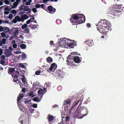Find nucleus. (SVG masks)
<instances>
[{"mask_svg":"<svg viewBox=\"0 0 124 124\" xmlns=\"http://www.w3.org/2000/svg\"><path fill=\"white\" fill-rule=\"evenodd\" d=\"M70 21L72 23L77 25L84 23L85 20V16L82 14L76 13L71 16Z\"/></svg>","mask_w":124,"mask_h":124,"instance_id":"nucleus-1","label":"nucleus"},{"mask_svg":"<svg viewBox=\"0 0 124 124\" xmlns=\"http://www.w3.org/2000/svg\"><path fill=\"white\" fill-rule=\"evenodd\" d=\"M87 108L84 107H78L74 113L75 117L79 119H81L86 116L88 114Z\"/></svg>","mask_w":124,"mask_h":124,"instance_id":"nucleus-2","label":"nucleus"},{"mask_svg":"<svg viewBox=\"0 0 124 124\" xmlns=\"http://www.w3.org/2000/svg\"><path fill=\"white\" fill-rule=\"evenodd\" d=\"M121 6L122 5L117 6L116 8L110 12V13L114 16H118L119 13L121 12L122 10Z\"/></svg>","mask_w":124,"mask_h":124,"instance_id":"nucleus-3","label":"nucleus"},{"mask_svg":"<svg viewBox=\"0 0 124 124\" xmlns=\"http://www.w3.org/2000/svg\"><path fill=\"white\" fill-rule=\"evenodd\" d=\"M98 26L99 27H101L106 28L107 27H110L111 26L110 23H109L106 20H101V21L99 22L98 25H96Z\"/></svg>","mask_w":124,"mask_h":124,"instance_id":"nucleus-4","label":"nucleus"},{"mask_svg":"<svg viewBox=\"0 0 124 124\" xmlns=\"http://www.w3.org/2000/svg\"><path fill=\"white\" fill-rule=\"evenodd\" d=\"M71 56L70 55H69L66 61V62H70V61L73 60L74 62H80L81 61L82 58L78 56H75L74 57L73 59L71 58Z\"/></svg>","mask_w":124,"mask_h":124,"instance_id":"nucleus-5","label":"nucleus"},{"mask_svg":"<svg viewBox=\"0 0 124 124\" xmlns=\"http://www.w3.org/2000/svg\"><path fill=\"white\" fill-rule=\"evenodd\" d=\"M18 29H20V28L13 27L12 29L10 30L9 32H12L13 36L14 37H16V36L18 34L19 31L20 30H18Z\"/></svg>","mask_w":124,"mask_h":124,"instance_id":"nucleus-6","label":"nucleus"},{"mask_svg":"<svg viewBox=\"0 0 124 124\" xmlns=\"http://www.w3.org/2000/svg\"><path fill=\"white\" fill-rule=\"evenodd\" d=\"M57 65L55 63H52L51 66L50 67L47 71L50 73L51 72L54 71L57 68Z\"/></svg>","mask_w":124,"mask_h":124,"instance_id":"nucleus-7","label":"nucleus"},{"mask_svg":"<svg viewBox=\"0 0 124 124\" xmlns=\"http://www.w3.org/2000/svg\"><path fill=\"white\" fill-rule=\"evenodd\" d=\"M47 12L51 14H54L56 11V9L52 5L49 6L47 7Z\"/></svg>","mask_w":124,"mask_h":124,"instance_id":"nucleus-8","label":"nucleus"},{"mask_svg":"<svg viewBox=\"0 0 124 124\" xmlns=\"http://www.w3.org/2000/svg\"><path fill=\"white\" fill-rule=\"evenodd\" d=\"M64 72L62 70H60L57 71V76L60 78H62L64 76Z\"/></svg>","mask_w":124,"mask_h":124,"instance_id":"nucleus-9","label":"nucleus"},{"mask_svg":"<svg viewBox=\"0 0 124 124\" xmlns=\"http://www.w3.org/2000/svg\"><path fill=\"white\" fill-rule=\"evenodd\" d=\"M66 45L70 47L72 46L74 44L73 42H72V40L69 39H67L66 38ZM73 42L74 41V40H73Z\"/></svg>","mask_w":124,"mask_h":124,"instance_id":"nucleus-10","label":"nucleus"},{"mask_svg":"<svg viewBox=\"0 0 124 124\" xmlns=\"http://www.w3.org/2000/svg\"><path fill=\"white\" fill-rule=\"evenodd\" d=\"M66 38H64L62 40H60L59 42V46L62 47L66 45Z\"/></svg>","mask_w":124,"mask_h":124,"instance_id":"nucleus-11","label":"nucleus"},{"mask_svg":"<svg viewBox=\"0 0 124 124\" xmlns=\"http://www.w3.org/2000/svg\"><path fill=\"white\" fill-rule=\"evenodd\" d=\"M97 28L98 30L100 33L104 34H106V29H104L103 27H101V28H99L98 26H97Z\"/></svg>","mask_w":124,"mask_h":124,"instance_id":"nucleus-12","label":"nucleus"},{"mask_svg":"<svg viewBox=\"0 0 124 124\" xmlns=\"http://www.w3.org/2000/svg\"><path fill=\"white\" fill-rule=\"evenodd\" d=\"M4 54L7 57H9L12 54V52L9 49H6L5 50Z\"/></svg>","mask_w":124,"mask_h":124,"instance_id":"nucleus-13","label":"nucleus"},{"mask_svg":"<svg viewBox=\"0 0 124 124\" xmlns=\"http://www.w3.org/2000/svg\"><path fill=\"white\" fill-rule=\"evenodd\" d=\"M11 76L13 78V81L14 82L16 83L18 81V76L16 74L13 75H12Z\"/></svg>","mask_w":124,"mask_h":124,"instance_id":"nucleus-14","label":"nucleus"},{"mask_svg":"<svg viewBox=\"0 0 124 124\" xmlns=\"http://www.w3.org/2000/svg\"><path fill=\"white\" fill-rule=\"evenodd\" d=\"M21 16L22 22H23L24 20H26L29 18V16L26 14H22Z\"/></svg>","mask_w":124,"mask_h":124,"instance_id":"nucleus-15","label":"nucleus"},{"mask_svg":"<svg viewBox=\"0 0 124 124\" xmlns=\"http://www.w3.org/2000/svg\"><path fill=\"white\" fill-rule=\"evenodd\" d=\"M65 102L64 105H67V107H69L70 106V103L71 102V100L70 99H68L64 101Z\"/></svg>","mask_w":124,"mask_h":124,"instance_id":"nucleus-16","label":"nucleus"},{"mask_svg":"<svg viewBox=\"0 0 124 124\" xmlns=\"http://www.w3.org/2000/svg\"><path fill=\"white\" fill-rule=\"evenodd\" d=\"M69 63H67V64L69 65V66H70L69 67L70 68H74L76 67L77 64L75 63H74V62H68Z\"/></svg>","mask_w":124,"mask_h":124,"instance_id":"nucleus-17","label":"nucleus"},{"mask_svg":"<svg viewBox=\"0 0 124 124\" xmlns=\"http://www.w3.org/2000/svg\"><path fill=\"white\" fill-rule=\"evenodd\" d=\"M82 100H81L79 99L78 101H76L74 102V106L77 105L79 103V105H80L82 103Z\"/></svg>","mask_w":124,"mask_h":124,"instance_id":"nucleus-18","label":"nucleus"},{"mask_svg":"<svg viewBox=\"0 0 124 124\" xmlns=\"http://www.w3.org/2000/svg\"><path fill=\"white\" fill-rule=\"evenodd\" d=\"M85 42L86 43L87 45L90 46H92L93 44V41L91 40L86 41Z\"/></svg>","mask_w":124,"mask_h":124,"instance_id":"nucleus-19","label":"nucleus"},{"mask_svg":"<svg viewBox=\"0 0 124 124\" xmlns=\"http://www.w3.org/2000/svg\"><path fill=\"white\" fill-rule=\"evenodd\" d=\"M8 70L9 71L8 72V73L10 74H11V75H13L12 73L15 70V69L13 68H9Z\"/></svg>","mask_w":124,"mask_h":124,"instance_id":"nucleus-20","label":"nucleus"},{"mask_svg":"<svg viewBox=\"0 0 124 124\" xmlns=\"http://www.w3.org/2000/svg\"><path fill=\"white\" fill-rule=\"evenodd\" d=\"M10 30L8 28L6 27H3V31L6 33H7L8 31L9 32Z\"/></svg>","mask_w":124,"mask_h":124,"instance_id":"nucleus-21","label":"nucleus"},{"mask_svg":"<svg viewBox=\"0 0 124 124\" xmlns=\"http://www.w3.org/2000/svg\"><path fill=\"white\" fill-rule=\"evenodd\" d=\"M49 116L48 118V119L49 122H51V121L53 120L54 119V117L52 115H49Z\"/></svg>","mask_w":124,"mask_h":124,"instance_id":"nucleus-22","label":"nucleus"},{"mask_svg":"<svg viewBox=\"0 0 124 124\" xmlns=\"http://www.w3.org/2000/svg\"><path fill=\"white\" fill-rule=\"evenodd\" d=\"M33 100L35 101L39 102L40 101L39 98L38 97H34L33 99Z\"/></svg>","mask_w":124,"mask_h":124,"instance_id":"nucleus-23","label":"nucleus"},{"mask_svg":"<svg viewBox=\"0 0 124 124\" xmlns=\"http://www.w3.org/2000/svg\"><path fill=\"white\" fill-rule=\"evenodd\" d=\"M15 19H16L17 21L18 22L21 21L22 22V21L21 18V17H20L19 16H17L15 17Z\"/></svg>","mask_w":124,"mask_h":124,"instance_id":"nucleus-24","label":"nucleus"},{"mask_svg":"<svg viewBox=\"0 0 124 124\" xmlns=\"http://www.w3.org/2000/svg\"><path fill=\"white\" fill-rule=\"evenodd\" d=\"M37 24L35 25L34 24L32 25L31 24H30L29 25V26L33 29H35V28H37Z\"/></svg>","mask_w":124,"mask_h":124,"instance_id":"nucleus-25","label":"nucleus"},{"mask_svg":"<svg viewBox=\"0 0 124 124\" xmlns=\"http://www.w3.org/2000/svg\"><path fill=\"white\" fill-rule=\"evenodd\" d=\"M18 4L16 2H14L13 3V5H12V8H16V7L17 6Z\"/></svg>","mask_w":124,"mask_h":124,"instance_id":"nucleus-26","label":"nucleus"},{"mask_svg":"<svg viewBox=\"0 0 124 124\" xmlns=\"http://www.w3.org/2000/svg\"><path fill=\"white\" fill-rule=\"evenodd\" d=\"M47 62H52L53 59L50 57H48L46 59Z\"/></svg>","mask_w":124,"mask_h":124,"instance_id":"nucleus-27","label":"nucleus"},{"mask_svg":"<svg viewBox=\"0 0 124 124\" xmlns=\"http://www.w3.org/2000/svg\"><path fill=\"white\" fill-rule=\"evenodd\" d=\"M6 57L4 55H2L0 56V59L2 60L0 62H5L4 61Z\"/></svg>","mask_w":124,"mask_h":124,"instance_id":"nucleus-28","label":"nucleus"},{"mask_svg":"<svg viewBox=\"0 0 124 124\" xmlns=\"http://www.w3.org/2000/svg\"><path fill=\"white\" fill-rule=\"evenodd\" d=\"M20 47L23 49H25L26 48V46L25 44H23L20 45Z\"/></svg>","mask_w":124,"mask_h":124,"instance_id":"nucleus-29","label":"nucleus"},{"mask_svg":"<svg viewBox=\"0 0 124 124\" xmlns=\"http://www.w3.org/2000/svg\"><path fill=\"white\" fill-rule=\"evenodd\" d=\"M21 76L23 77L21 78L22 82L24 84H25L26 83V82L25 80L24 76L23 75H22Z\"/></svg>","mask_w":124,"mask_h":124,"instance_id":"nucleus-30","label":"nucleus"},{"mask_svg":"<svg viewBox=\"0 0 124 124\" xmlns=\"http://www.w3.org/2000/svg\"><path fill=\"white\" fill-rule=\"evenodd\" d=\"M43 91L42 89H39L38 91V93L39 94H42L43 93Z\"/></svg>","mask_w":124,"mask_h":124,"instance_id":"nucleus-31","label":"nucleus"},{"mask_svg":"<svg viewBox=\"0 0 124 124\" xmlns=\"http://www.w3.org/2000/svg\"><path fill=\"white\" fill-rule=\"evenodd\" d=\"M29 9V7L28 6H24V11H28Z\"/></svg>","mask_w":124,"mask_h":124,"instance_id":"nucleus-32","label":"nucleus"},{"mask_svg":"<svg viewBox=\"0 0 124 124\" xmlns=\"http://www.w3.org/2000/svg\"><path fill=\"white\" fill-rule=\"evenodd\" d=\"M7 41L6 39L4 38L2 39L1 42L3 44H5Z\"/></svg>","mask_w":124,"mask_h":124,"instance_id":"nucleus-33","label":"nucleus"},{"mask_svg":"<svg viewBox=\"0 0 124 124\" xmlns=\"http://www.w3.org/2000/svg\"><path fill=\"white\" fill-rule=\"evenodd\" d=\"M27 26V25L26 24H25L22 26L21 28L23 29L26 27Z\"/></svg>","mask_w":124,"mask_h":124,"instance_id":"nucleus-34","label":"nucleus"},{"mask_svg":"<svg viewBox=\"0 0 124 124\" xmlns=\"http://www.w3.org/2000/svg\"><path fill=\"white\" fill-rule=\"evenodd\" d=\"M24 33H26L27 34H29V33L30 30L29 28H26L24 30Z\"/></svg>","mask_w":124,"mask_h":124,"instance_id":"nucleus-35","label":"nucleus"},{"mask_svg":"<svg viewBox=\"0 0 124 124\" xmlns=\"http://www.w3.org/2000/svg\"><path fill=\"white\" fill-rule=\"evenodd\" d=\"M6 33L5 32H2L1 33V35L2 38H4L6 37Z\"/></svg>","mask_w":124,"mask_h":124,"instance_id":"nucleus-36","label":"nucleus"},{"mask_svg":"<svg viewBox=\"0 0 124 124\" xmlns=\"http://www.w3.org/2000/svg\"><path fill=\"white\" fill-rule=\"evenodd\" d=\"M21 99L19 98V97H18L17 99V105H19L20 104V102L21 100Z\"/></svg>","mask_w":124,"mask_h":124,"instance_id":"nucleus-37","label":"nucleus"},{"mask_svg":"<svg viewBox=\"0 0 124 124\" xmlns=\"http://www.w3.org/2000/svg\"><path fill=\"white\" fill-rule=\"evenodd\" d=\"M20 66L22 68H25L26 67L24 66V65L23 63H20L19 64Z\"/></svg>","mask_w":124,"mask_h":124,"instance_id":"nucleus-38","label":"nucleus"},{"mask_svg":"<svg viewBox=\"0 0 124 124\" xmlns=\"http://www.w3.org/2000/svg\"><path fill=\"white\" fill-rule=\"evenodd\" d=\"M41 72V71H36L35 72V74L36 75H39Z\"/></svg>","mask_w":124,"mask_h":124,"instance_id":"nucleus-39","label":"nucleus"},{"mask_svg":"<svg viewBox=\"0 0 124 124\" xmlns=\"http://www.w3.org/2000/svg\"><path fill=\"white\" fill-rule=\"evenodd\" d=\"M24 6L23 5H22L19 8V9L21 11L24 10V8H23V7H24Z\"/></svg>","mask_w":124,"mask_h":124,"instance_id":"nucleus-40","label":"nucleus"},{"mask_svg":"<svg viewBox=\"0 0 124 124\" xmlns=\"http://www.w3.org/2000/svg\"><path fill=\"white\" fill-rule=\"evenodd\" d=\"M5 3L7 5H9V1L8 0H5L4 1Z\"/></svg>","mask_w":124,"mask_h":124,"instance_id":"nucleus-41","label":"nucleus"},{"mask_svg":"<svg viewBox=\"0 0 124 124\" xmlns=\"http://www.w3.org/2000/svg\"><path fill=\"white\" fill-rule=\"evenodd\" d=\"M56 23L57 24H59L61 23V21L59 19H57L56 21Z\"/></svg>","mask_w":124,"mask_h":124,"instance_id":"nucleus-42","label":"nucleus"},{"mask_svg":"<svg viewBox=\"0 0 124 124\" xmlns=\"http://www.w3.org/2000/svg\"><path fill=\"white\" fill-rule=\"evenodd\" d=\"M31 101V100L25 101H24L25 104H28Z\"/></svg>","mask_w":124,"mask_h":124,"instance_id":"nucleus-43","label":"nucleus"},{"mask_svg":"<svg viewBox=\"0 0 124 124\" xmlns=\"http://www.w3.org/2000/svg\"><path fill=\"white\" fill-rule=\"evenodd\" d=\"M18 105L20 108V110L22 111H23V109L22 108V107L20 105V104H19V105Z\"/></svg>","mask_w":124,"mask_h":124,"instance_id":"nucleus-44","label":"nucleus"},{"mask_svg":"<svg viewBox=\"0 0 124 124\" xmlns=\"http://www.w3.org/2000/svg\"><path fill=\"white\" fill-rule=\"evenodd\" d=\"M21 56L23 58H25L26 57V55L23 53L22 54Z\"/></svg>","mask_w":124,"mask_h":124,"instance_id":"nucleus-45","label":"nucleus"},{"mask_svg":"<svg viewBox=\"0 0 124 124\" xmlns=\"http://www.w3.org/2000/svg\"><path fill=\"white\" fill-rule=\"evenodd\" d=\"M12 13L13 14H15L17 13V12L16 10H12Z\"/></svg>","mask_w":124,"mask_h":124,"instance_id":"nucleus-46","label":"nucleus"},{"mask_svg":"<svg viewBox=\"0 0 124 124\" xmlns=\"http://www.w3.org/2000/svg\"><path fill=\"white\" fill-rule=\"evenodd\" d=\"M34 13H35L36 12H37V9L35 8H33L32 9Z\"/></svg>","mask_w":124,"mask_h":124,"instance_id":"nucleus-47","label":"nucleus"},{"mask_svg":"<svg viewBox=\"0 0 124 124\" xmlns=\"http://www.w3.org/2000/svg\"><path fill=\"white\" fill-rule=\"evenodd\" d=\"M24 96V95L23 94H20L19 96L18 97H19V98H20L21 99Z\"/></svg>","mask_w":124,"mask_h":124,"instance_id":"nucleus-48","label":"nucleus"},{"mask_svg":"<svg viewBox=\"0 0 124 124\" xmlns=\"http://www.w3.org/2000/svg\"><path fill=\"white\" fill-rule=\"evenodd\" d=\"M70 118H69V116H67L66 118V121H65L66 122H68L70 120Z\"/></svg>","mask_w":124,"mask_h":124,"instance_id":"nucleus-49","label":"nucleus"},{"mask_svg":"<svg viewBox=\"0 0 124 124\" xmlns=\"http://www.w3.org/2000/svg\"><path fill=\"white\" fill-rule=\"evenodd\" d=\"M35 7L37 8H40V4H37L35 5Z\"/></svg>","mask_w":124,"mask_h":124,"instance_id":"nucleus-50","label":"nucleus"},{"mask_svg":"<svg viewBox=\"0 0 124 124\" xmlns=\"http://www.w3.org/2000/svg\"><path fill=\"white\" fill-rule=\"evenodd\" d=\"M13 17V15L11 14H10L9 15L8 18L9 19H11Z\"/></svg>","mask_w":124,"mask_h":124,"instance_id":"nucleus-51","label":"nucleus"},{"mask_svg":"<svg viewBox=\"0 0 124 124\" xmlns=\"http://www.w3.org/2000/svg\"><path fill=\"white\" fill-rule=\"evenodd\" d=\"M6 7L5 8L4 10L6 11H8L9 9V7L8 6H6Z\"/></svg>","mask_w":124,"mask_h":124,"instance_id":"nucleus-52","label":"nucleus"},{"mask_svg":"<svg viewBox=\"0 0 124 124\" xmlns=\"http://www.w3.org/2000/svg\"><path fill=\"white\" fill-rule=\"evenodd\" d=\"M40 6L41 8H43L44 9H45V8L44 7L45 6V5L44 4H42L40 5Z\"/></svg>","mask_w":124,"mask_h":124,"instance_id":"nucleus-53","label":"nucleus"},{"mask_svg":"<svg viewBox=\"0 0 124 124\" xmlns=\"http://www.w3.org/2000/svg\"><path fill=\"white\" fill-rule=\"evenodd\" d=\"M33 94V91H31L30 93H29V96L30 97L32 96Z\"/></svg>","mask_w":124,"mask_h":124,"instance_id":"nucleus-54","label":"nucleus"},{"mask_svg":"<svg viewBox=\"0 0 124 124\" xmlns=\"http://www.w3.org/2000/svg\"><path fill=\"white\" fill-rule=\"evenodd\" d=\"M17 46V45L16 44H15L13 45L12 46V47L14 48H16Z\"/></svg>","mask_w":124,"mask_h":124,"instance_id":"nucleus-55","label":"nucleus"},{"mask_svg":"<svg viewBox=\"0 0 124 124\" xmlns=\"http://www.w3.org/2000/svg\"><path fill=\"white\" fill-rule=\"evenodd\" d=\"M3 27L0 26V31L2 32L3 31Z\"/></svg>","mask_w":124,"mask_h":124,"instance_id":"nucleus-56","label":"nucleus"},{"mask_svg":"<svg viewBox=\"0 0 124 124\" xmlns=\"http://www.w3.org/2000/svg\"><path fill=\"white\" fill-rule=\"evenodd\" d=\"M9 12L8 11H5L4 12V13L5 14L7 15L9 14Z\"/></svg>","mask_w":124,"mask_h":124,"instance_id":"nucleus-57","label":"nucleus"},{"mask_svg":"<svg viewBox=\"0 0 124 124\" xmlns=\"http://www.w3.org/2000/svg\"><path fill=\"white\" fill-rule=\"evenodd\" d=\"M32 107L34 108H36L37 107V104H34L32 105Z\"/></svg>","mask_w":124,"mask_h":124,"instance_id":"nucleus-58","label":"nucleus"},{"mask_svg":"<svg viewBox=\"0 0 124 124\" xmlns=\"http://www.w3.org/2000/svg\"><path fill=\"white\" fill-rule=\"evenodd\" d=\"M31 2H30V1H27L25 3V4L26 5H30L31 4Z\"/></svg>","mask_w":124,"mask_h":124,"instance_id":"nucleus-59","label":"nucleus"},{"mask_svg":"<svg viewBox=\"0 0 124 124\" xmlns=\"http://www.w3.org/2000/svg\"><path fill=\"white\" fill-rule=\"evenodd\" d=\"M17 20H16V19H15V18L14 19H13V22L14 23H16L17 22Z\"/></svg>","mask_w":124,"mask_h":124,"instance_id":"nucleus-60","label":"nucleus"},{"mask_svg":"<svg viewBox=\"0 0 124 124\" xmlns=\"http://www.w3.org/2000/svg\"><path fill=\"white\" fill-rule=\"evenodd\" d=\"M3 53V50L1 48H0V56H1Z\"/></svg>","mask_w":124,"mask_h":124,"instance_id":"nucleus-61","label":"nucleus"},{"mask_svg":"<svg viewBox=\"0 0 124 124\" xmlns=\"http://www.w3.org/2000/svg\"><path fill=\"white\" fill-rule=\"evenodd\" d=\"M26 90V88H23L22 89V91L23 92H25Z\"/></svg>","mask_w":124,"mask_h":124,"instance_id":"nucleus-62","label":"nucleus"},{"mask_svg":"<svg viewBox=\"0 0 124 124\" xmlns=\"http://www.w3.org/2000/svg\"><path fill=\"white\" fill-rule=\"evenodd\" d=\"M50 83L48 82H47L45 84V85H50Z\"/></svg>","mask_w":124,"mask_h":124,"instance_id":"nucleus-63","label":"nucleus"},{"mask_svg":"<svg viewBox=\"0 0 124 124\" xmlns=\"http://www.w3.org/2000/svg\"><path fill=\"white\" fill-rule=\"evenodd\" d=\"M86 26L88 27H90L91 26L90 24L89 23H87Z\"/></svg>","mask_w":124,"mask_h":124,"instance_id":"nucleus-64","label":"nucleus"}]
</instances>
